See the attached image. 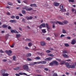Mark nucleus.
I'll return each mask as SVG.
<instances>
[{"instance_id":"f8f14e48","label":"nucleus","mask_w":76,"mask_h":76,"mask_svg":"<svg viewBox=\"0 0 76 76\" xmlns=\"http://www.w3.org/2000/svg\"><path fill=\"white\" fill-rule=\"evenodd\" d=\"M10 23H16V21L15 20H10Z\"/></svg>"},{"instance_id":"aec40b11","label":"nucleus","mask_w":76,"mask_h":76,"mask_svg":"<svg viewBox=\"0 0 76 76\" xmlns=\"http://www.w3.org/2000/svg\"><path fill=\"white\" fill-rule=\"evenodd\" d=\"M62 56H63L64 57H67V54L64 53V54H62Z\"/></svg>"},{"instance_id":"e2e57ef3","label":"nucleus","mask_w":76,"mask_h":76,"mask_svg":"<svg viewBox=\"0 0 76 76\" xmlns=\"http://www.w3.org/2000/svg\"><path fill=\"white\" fill-rule=\"evenodd\" d=\"M9 53H10V54H12V52L10 50H9Z\"/></svg>"},{"instance_id":"4468645a","label":"nucleus","mask_w":76,"mask_h":76,"mask_svg":"<svg viewBox=\"0 0 76 76\" xmlns=\"http://www.w3.org/2000/svg\"><path fill=\"white\" fill-rule=\"evenodd\" d=\"M41 45L42 46H44V45H45V43L44 42H41Z\"/></svg>"},{"instance_id":"ea45409f","label":"nucleus","mask_w":76,"mask_h":76,"mask_svg":"<svg viewBox=\"0 0 76 76\" xmlns=\"http://www.w3.org/2000/svg\"><path fill=\"white\" fill-rule=\"evenodd\" d=\"M6 70H1V73H5Z\"/></svg>"},{"instance_id":"f3484780","label":"nucleus","mask_w":76,"mask_h":76,"mask_svg":"<svg viewBox=\"0 0 76 76\" xmlns=\"http://www.w3.org/2000/svg\"><path fill=\"white\" fill-rule=\"evenodd\" d=\"M26 57H31V54L30 53H27L26 55Z\"/></svg>"},{"instance_id":"6e6552de","label":"nucleus","mask_w":76,"mask_h":76,"mask_svg":"<svg viewBox=\"0 0 76 76\" xmlns=\"http://www.w3.org/2000/svg\"><path fill=\"white\" fill-rule=\"evenodd\" d=\"M52 59H53V57H50L46 58L45 59V60H46V61H50V60H51Z\"/></svg>"},{"instance_id":"680f3d73","label":"nucleus","mask_w":76,"mask_h":76,"mask_svg":"<svg viewBox=\"0 0 76 76\" xmlns=\"http://www.w3.org/2000/svg\"><path fill=\"white\" fill-rule=\"evenodd\" d=\"M25 75L26 76H27V75L26 74V73H23V75Z\"/></svg>"},{"instance_id":"20e7f679","label":"nucleus","mask_w":76,"mask_h":76,"mask_svg":"<svg viewBox=\"0 0 76 76\" xmlns=\"http://www.w3.org/2000/svg\"><path fill=\"white\" fill-rule=\"evenodd\" d=\"M60 9L61 10L60 11L62 12H66V10L65 9H63V5H61L60 6Z\"/></svg>"},{"instance_id":"412c9836","label":"nucleus","mask_w":76,"mask_h":76,"mask_svg":"<svg viewBox=\"0 0 76 76\" xmlns=\"http://www.w3.org/2000/svg\"><path fill=\"white\" fill-rule=\"evenodd\" d=\"M41 25L43 28H45V26H46V25H45V23H42Z\"/></svg>"},{"instance_id":"4be33fe9","label":"nucleus","mask_w":76,"mask_h":76,"mask_svg":"<svg viewBox=\"0 0 76 76\" xmlns=\"http://www.w3.org/2000/svg\"><path fill=\"white\" fill-rule=\"evenodd\" d=\"M56 23H58L59 25H63V23L60 22V21H57Z\"/></svg>"},{"instance_id":"7c9ffc66","label":"nucleus","mask_w":76,"mask_h":76,"mask_svg":"<svg viewBox=\"0 0 76 76\" xmlns=\"http://www.w3.org/2000/svg\"><path fill=\"white\" fill-rule=\"evenodd\" d=\"M62 32L63 34H66V31L64 29H63L62 31Z\"/></svg>"},{"instance_id":"13d9d810","label":"nucleus","mask_w":76,"mask_h":76,"mask_svg":"<svg viewBox=\"0 0 76 76\" xmlns=\"http://www.w3.org/2000/svg\"><path fill=\"white\" fill-rule=\"evenodd\" d=\"M52 26L53 28H55V25L54 24H53L52 25Z\"/></svg>"},{"instance_id":"4c0bfd02","label":"nucleus","mask_w":76,"mask_h":76,"mask_svg":"<svg viewBox=\"0 0 76 76\" xmlns=\"http://www.w3.org/2000/svg\"><path fill=\"white\" fill-rule=\"evenodd\" d=\"M53 76H58V75H57V74L56 73H54Z\"/></svg>"},{"instance_id":"de8ad7c7","label":"nucleus","mask_w":76,"mask_h":76,"mask_svg":"<svg viewBox=\"0 0 76 76\" xmlns=\"http://www.w3.org/2000/svg\"><path fill=\"white\" fill-rule=\"evenodd\" d=\"M26 40L27 41H31V40L29 39H26Z\"/></svg>"},{"instance_id":"72a5a7b5","label":"nucleus","mask_w":76,"mask_h":76,"mask_svg":"<svg viewBox=\"0 0 76 76\" xmlns=\"http://www.w3.org/2000/svg\"><path fill=\"white\" fill-rule=\"evenodd\" d=\"M22 13L23 14H24V15H26V12H25V11L24 10L22 11Z\"/></svg>"},{"instance_id":"a18cd8bd","label":"nucleus","mask_w":76,"mask_h":76,"mask_svg":"<svg viewBox=\"0 0 76 76\" xmlns=\"http://www.w3.org/2000/svg\"><path fill=\"white\" fill-rule=\"evenodd\" d=\"M44 70H45V71H48V68H44Z\"/></svg>"},{"instance_id":"58836bf2","label":"nucleus","mask_w":76,"mask_h":76,"mask_svg":"<svg viewBox=\"0 0 76 76\" xmlns=\"http://www.w3.org/2000/svg\"><path fill=\"white\" fill-rule=\"evenodd\" d=\"M28 45L29 47H31V46H32V43L30 42L28 43Z\"/></svg>"},{"instance_id":"49530a36","label":"nucleus","mask_w":76,"mask_h":76,"mask_svg":"<svg viewBox=\"0 0 76 76\" xmlns=\"http://www.w3.org/2000/svg\"><path fill=\"white\" fill-rule=\"evenodd\" d=\"M22 21L23 22V23H26V22H25V19H24V18H23L22 19Z\"/></svg>"},{"instance_id":"f257e3e1","label":"nucleus","mask_w":76,"mask_h":76,"mask_svg":"<svg viewBox=\"0 0 76 76\" xmlns=\"http://www.w3.org/2000/svg\"><path fill=\"white\" fill-rule=\"evenodd\" d=\"M23 68L24 70H26L27 72H29V71H30V69H29V67L28 66V64H26L23 65Z\"/></svg>"},{"instance_id":"2f4dec72","label":"nucleus","mask_w":76,"mask_h":76,"mask_svg":"<svg viewBox=\"0 0 76 76\" xmlns=\"http://www.w3.org/2000/svg\"><path fill=\"white\" fill-rule=\"evenodd\" d=\"M68 23V21H64V22H63V23H64V24H67Z\"/></svg>"},{"instance_id":"338daca9","label":"nucleus","mask_w":76,"mask_h":76,"mask_svg":"<svg viewBox=\"0 0 76 76\" xmlns=\"http://www.w3.org/2000/svg\"><path fill=\"white\" fill-rule=\"evenodd\" d=\"M11 18L12 19H14V18H15V16L13 15L12 16H11Z\"/></svg>"},{"instance_id":"864d4df0","label":"nucleus","mask_w":76,"mask_h":76,"mask_svg":"<svg viewBox=\"0 0 76 76\" xmlns=\"http://www.w3.org/2000/svg\"><path fill=\"white\" fill-rule=\"evenodd\" d=\"M14 45H15V44H13V45H12L11 46H10V47L11 48H13V47H14Z\"/></svg>"},{"instance_id":"09e8293b","label":"nucleus","mask_w":76,"mask_h":76,"mask_svg":"<svg viewBox=\"0 0 76 76\" xmlns=\"http://www.w3.org/2000/svg\"><path fill=\"white\" fill-rule=\"evenodd\" d=\"M56 60H57L58 61H59V62H61V59H58V58H56Z\"/></svg>"},{"instance_id":"7ed1b4c3","label":"nucleus","mask_w":76,"mask_h":76,"mask_svg":"<svg viewBox=\"0 0 76 76\" xmlns=\"http://www.w3.org/2000/svg\"><path fill=\"white\" fill-rule=\"evenodd\" d=\"M55 64L56 65H57L58 64V62L56 61H52V62L50 63L49 64L50 66H53V64Z\"/></svg>"},{"instance_id":"4d7b16f0","label":"nucleus","mask_w":76,"mask_h":76,"mask_svg":"<svg viewBox=\"0 0 76 76\" xmlns=\"http://www.w3.org/2000/svg\"><path fill=\"white\" fill-rule=\"evenodd\" d=\"M3 61V62H6V61H7V60L6 59H3L2 60Z\"/></svg>"},{"instance_id":"e433bc0d","label":"nucleus","mask_w":76,"mask_h":76,"mask_svg":"<svg viewBox=\"0 0 76 76\" xmlns=\"http://www.w3.org/2000/svg\"><path fill=\"white\" fill-rule=\"evenodd\" d=\"M7 4L9 5H10V6H12V3L10 2H8Z\"/></svg>"},{"instance_id":"f03ea898","label":"nucleus","mask_w":76,"mask_h":76,"mask_svg":"<svg viewBox=\"0 0 76 76\" xmlns=\"http://www.w3.org/2000/svg\"><path fill=\"white\" fill-rule=\"evenodd\" d=\"M34 64H45L47 63V62L45 61H40L37 62H34Z\"/></svg>"},{"instance_id":"6e6d98bb","label":"nucleus","mask_w":76,"mask_h":76,"mask_svg":"<svg viewBox=\"0 0 76 76\" xmlns=\"http://www.w3.org/2000/svg\"><path fill=\"white\" fill-rule=\"evenodd\" d=\"M0 53H4V51H3L2 50H0Z\"/></svg>"},{"instance_id":"9d476101","label":"nucleus","mask_w":76,"mask_h":76,"mask_svg":"<svg viewBox=\"0 0 76 76\" xmlns=\"http://www.w3.org/2000/svg\"><path fill=\"white\" fill-rule=\"evenodd\" d=\"M76 43V40L75 39H74L72 40V41L71 42V44L72 45H74Z\"/></svg>"},{"instance_id":"b1692460","label":"nucleus","mask_w":76,"mask_h":76,"mask_svg":"<svg viewBox=\"0 0 76 76\" xmlns=\"http://www.w3.org/2000/svg\"><path fill=\"white\" fill-rule=\"evenodd\" d=\"M54 35L55 37H57L59 35V34L58 33L54 34Z\"/></svg>"},{"instance_id":"9b49d317","label":"nucleus","mask_w":76,"mask_h":76,"mask_svg":"<svg viewBox=\"0 0 76 76\" xmlns=\"http://www.w3.org/2000/svg\"><path fill=\"white\" fill-rule=\"evenodd\" d=\"M46 28L48 29H50V27L48 25V23H46Z\"/></svg>"},{"instance_id":"0eeeda50","label":"nucleus","mask_w":76,"mask_h":76,"mask_svg":"<svg viewBox=\"0 0 76 76\" xmlns=\"http://www.w3.org/2000/svg\"><path fill=\"white\" fill-rule=\"evenodd\" d=\"M11 33H15V34H19V32L16 30H12L11 31Z\"/></svg>"},{"instance_id":"a19ab883","label":"nucleus","mask_w":76,"mask_h":76,"mask_svg":"<svg viewBox=\"0 0 76 76\" xmlns=\"http://www.w3.org/2000/svg\"><path fill=\"white\" fill-rule=\"evenodd\" d=\"M51 52V51L49 50H48L46 51V52L47 53H50Z\"/></svg>"},{"instance_id":"6ab92c4d","label":"nucleus","mask_w":76,"mask_h":76,"mask_svg":"<svg viewBox=\"0 0 76 76\" xmlns=\"http://www.w3.org/2000/svg\"><path fill=\"white\" fill-rule=\"evenodd\" d=\"M14 70H19V67L17 66L15 68H13Z\"/></svg>"},{"instance_id":"37998d69","label":"nucleus","mask_w":76,"mask_h":76,"mask_svg":"<svg viewBox=\"0 0 76 76\" xmlns=\"http://www.w3.org/2000/svg\"><path fill=\"white\" fill-rule=\"evenodd\" d=\"M46 40H47L48 41H50L51 40V39L50 37H48L46 38Z\"/></svg>"},{"instance_id":"c03bdc74","label":"nucleus","mask_w":76,"mask_h":76,"mask_svg":"<svg viewBox=\"0 0 76 76\" xmlns=\"http://www.w3.org/2000/svg\"><path fill=\"white\" fill-rule=\"evenodd\" d=\"M33 18V17L32 16H30V17H29L28 20H32V19Z\"/></svg>"},{"instance_id":"8fccbe9b","label":"nucleus","mask_w":76,"mask_h":76,"mask_svg":"<svg viewBox=\"0 0 76 76\" xmlns=\"http://www.w3.org/2000/svg\"><path fill=\"white\" fill-rule=\"evenodd\" d=\"M69 2H72V3H73L74 2V0H69Z\"/></svg>"},{"instance_id":"423d86ee","label":"nucleus","mask_w":76,"mask_h":76,"mask_svg":"<svg viewBox=\"0 0 76 76\" xmlns=\"http://www.w3.org/2000/svg\"><path fill=\"white\" fill-rule=\"evenodd\" d=\"M60 4L59 3H58L56 2H54L53 5L54 6H58Z\"/></svg>"},{"instance_id":"dca6fc26","label":"nucleus","mask_w":76,"mask_h":76,"mask_svg":"<svg viewBox=\"0 0 76 76\" xmlns=\"http://www.w3.org/2000/svg\"><path fill=\"white\" fill-rule=\"evenodd\" d=\"M46 30L45 29H42V33H43L44 34L45 33H46L47 31H46V30Z\"/></svg>"},{"instance_id":"5fc2aeb1","label":"nucleus","mask_w":76,"mask_h":76,"mask_svg":"<svg viewBox=\"0 0 76 76\" xmlns=\"http://www.w3.org/2000/svg\"><path fill=\"white\" fill-rule=\"evenodd\" d=\"M64 36H65L63 34H61L60 36V37L61 38H62V37H64Z\"/></svg>"},{"instance_id":"69168bd1","label":"nucleus","mask_w":76,"mask_h":76,"mask_svg":"<svg viewBox=\"0 0 76 76\" xmlns=\"http://www.w3.org/2000/svg\"><path fill=\"white\" fill-rule=\"evenodd\" d=\"M29 17H28V16H26V19H27L28 20H29Z\"/></svg>"},{"instance_id":"c756f323","label":"nucleus","mask_w":76,"mask_h":76,"mask_svg":"<svg viewBox=\"0 0 76 76\" xmlns=\"http://www.w3.org/2000/svg\"><path fill=\"white\" fill-rule=\"evenodd\" d=\"M64 45H65V47H69V45L67 43H64Z\"/></svg>"},{"instance_id":"39448f33","label":"nucleus","mask_w":76,"mask_h":76,"mask_svg":"<svg viewBox=\"0 0 76 76\" xmlns=\"http://www.w3.org/2000/svg\"><path fill=\"white\" fill-rule=\"evenodd\" d=\"M28 7L26 6V10L27 11H31V10H32V8L31 7H30L28 8Z\"/></svg>"},{"instance_id":"a211bd4d","label":"nucleus","mask_w":76,"mask_h":76,"mask_svg":"<svg viewBox=\"0 0 76 76\" xmlns=\"http://www.w3.org/2000/svg\"><path fill=\"white\" fill-rule=\"evenodd\" d=\"M2 27L3 28H7V25H6V24H4L2 25Z\"/></svg>"},{"instance_id":"473e14b6","label":"nucleus","mask_w":76,"mask_h":76,"mask_svg":"<svg viewBox=\"0 0 76 76\" xmlns=\"http://www.w3.org/2000/svg\"><path fill=\"white\" fill-rule=\"evenodd\" d=\"M13 60L14 61H16V56H14L13 57Z\"/></svg>"},{"instance_id":"79ce46f5","label":"nucleus","mask_w":76,"mask_h":76,"mask_svg":"<svg viewBox=\"0 0 76 76\" xmlns=\"http://www.w3.org/2000/svg\"><path fill=\"white\" fill-rule=\"evenodd\" d=\"M27 60H28V61H31L32 60V59L29 58H27Z\"/></svg>"},{"instance_id":"0e129e2a","label":"nucleus","mask_w":76,"mask_h":76,"mask_svg":"<svg viewBox=\"0 0 76 76\" xmlns=\"http://www.w3.org/2000/svg\"><path fill=\"white\" fill-rule=\"evenodd\" d=\"M25 49H26V50H29V48H28V47H26L25 48Z\"/></svg>"},{"instance_id":"c85d7f7f","label":"nucleus","mask_w":76,"mask_h":76,"mask_svg":"<svg viewBox=\"0 0 76 76\" xmlns=\"http://www.w3.org/2000/svg\"><path fill=\"white\" fill-rule=\"evenodd\" d=\"M61 61V64H65V62L63 61Z\"/></svg>"},{"instance_id":"bf43d9fd","label":"nucleus","mask_w":76,"mask_h":76,"mask_svg":"<svg viewBox=\"0 0 76 76\" xmlns=\"http://www.w3.org/2000/svg\"><path fill=\"white\" fill-rule=\"evenodd\" d=\"M5 8H6V9H10V7H9V6L6 7Z\"/></svg>"},{"instance_id":"c9c22d12","label":"nucleus","mask_w":76,"mask_h":76,"mask_svg":"<svg viewBox=\"0 0 76 76\" xmlns=\"http://www.w3.org/2000/svg\"><path fill=\"white\" fill-rule=\"evenodd\" d=\"M44 54L43 53H39V55H40V56H43Z\"/></svg>"},{"instance_id":"2eb2a0df","label":"nucleus","mask_w":76,"mask_h":76,"mask_svg":"<svg viewBox=\"0 0 76 76\" xmlns=\"http://www.w3.org/2000/svg\"><path fill=\"white\" fill-rule=\"evenodd\" d=\"M70 68H71V69H75V65L74 64L72 65V66L70 65Z\"/></svg>"},{"instance_id":"393cba45","label":"nucleus","mask_w":76,"mask_h":76,"mask_svg":"<svg viewBox=\"0 0 76 76\" xmlns=\"http://www.w3.org/2000/svg\"><path fill=\"white\" fill-rule=\"evenodd\" d=\"M34 59L35 60H40V59H41V58H40V57H36L34 58Z\"/></svg>"},{"instance_id":"1a4fd4ad","label":"nucleus","mask_w":76,"mask_h":76,"mask_svg":"<svg viewBox=\"0 0 76 76\" xmlns=\"http://www.w3.org/2000/svg\"><path fill=\"white\" fill-rule=\"evenodd\" d=\"M65 65L68 68H70V65H69V63L68 62L66 63Z\"/></svg>"},{"instance_id":"f704fd0d","label":"nucleus","mask_w":76,"mask_h":76,"mask_svg":"<svg viewBox=\"0 0 76 76\" xmlns=\"http://www.w3.org/2000/svg\"><path fill=\"white\" fill-rule=\"evenodd\" d=\"M36 72H37V73H41V70H37Z\"/></svg>"},{"instance_id":"3c124183","label":"nucleus","mask_w":76,"mask_h":76,"mask_svg":"<svg viewBox=\"0 0 76 76\" xmlns=\"http://www.w3.org/2000/svg\"><path fill=\"white\" fill-rule=\"evenodd\" d=\"M16 18L17 19H19V16H16Z\"/></svg>"},{"instance_id":"774afa93","label":"nucleus","mask_w":76,"mask_h":76,"mask_svg":"<svg viewBox=\"0 0 76 76\" xmlns=\"http://www.w3.org/2000/svg\"><path fill=\"white\" fill-rule=\"evenodd\" d=\"M15 75L17 76H20V75H19V74H15Z\"/></svg>"},{"instance_id":"052dcab7","label":"nucleus","mask_w":76,"mask_h":76,"mask_svg":"<svg viewBox=\"0 0 76 76\" xmlns=\"http://www.w3.org/2000/svg\"><path fill=\"white\" fill-rule=\"evenodd\" d=\"M17 1H18V3H20V0H17Z\"/></svg>"},{"instance_id":"ddd939ff","label":"nucleus","mask_w":76,"mask_h":76,"mask_svg":"<svg viewBox=\"0 0 76 76\" xmlns=\"http://www.w3.org/2000/svg\"><path fill=\"white\" fill-rule=\"evenodd\" d=\"M30 6L31 7H37V5H36V4H31L30 5Z\"/></svg>"},{"instance_id":"bb28decb","label":"nucleus","mask_w":76,"mask_h":76,"mask_svg":"<svg viewBox=\"0 0 76 76\" xmlns=\"http://www.w3.org/2000/svg\"><path fill=\"white\" fill-rule=\"evenodd\" d=\"M20 36V34H16V38H19Z\"/></svg>"},{"instance_id":"5701e85b","label":"nucleus","mask_w":76,"mask_h":76,"mask_svg":"<svg viewBox=\"0 0 76 76\" xmlns=\"http://www.w3.org/2000/svg\"><path fill=\"white\" fill-rule=\"evenodd\" d=\"M63 54H64V53L67 54V50H63Z\"/></svg>"},{"instance_id":"603ef678","label":"nucleus","mask_w":76,"mask_h":76,"mask_svg":"<svg viewBox=\"0 0 76 76\" xmlns=\"http://www.w3.org/2000/svg\"><path fill=\"white\" fill-rule=\"evenodd\" d=\"M42 27V25L41 24L39 26V29H41Z\"/></svg>"},{"instance_id":"a878e982","label":"nucleus","mask_w":76,"mask_h":76,"mask_svg":"<svg viewBox=\"0 0 76 76\" xmlns=\"http://www.w3.org/2000/svg\"><path fill=\"white\" fill-rule=\"evenodd\" d=\"M48 56H49L50 57H54V55H53V54H51V53L48 54Z\"/></svg>"},{"instance_id":"cd10ccee","label":"nucleus","mask_w":76,"mask_h":76,"mask_svg":"<svg viewBox=\"0 0 76 76\" xmlns=\"http://www.w3.org/2000/svg\"><path fill=\"white\" fill-rule=\"evenodd\" d=\"M2 76H9V74L7 73L3 74H2Z\"/></svg>"}]
</instances>
